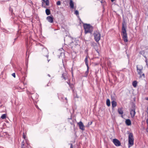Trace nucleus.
Masks as SVG:
<instances>
[{"mask_svg": "<svg viewBox=\"0 0 148 148\" xmlns=\"http://www.w3.org/2000/svg\"><path fill=\"white\" fill-rule=\"evenodd\" d=\"M121 35L123 41L125 42H127L128 39L127 34L126 33L125 26L124 23H123L122 25V34Z\"/></svg>", "mask_w": 148, "mask_h": 148, "instance_id": "f257e3e1", "label": "nucleus"}, {"mask_svg": "<svg viewBox=\"0 0 148 148\" xmlns=\"http://www.w3.org/2000/svg\"><path fill=\"white\" fill-rule=\"evenodd\" d=\"M84 27L85 34L88 33H91L93 31V27L90 24H84Z\"/></svg>", "mask_w": 148, "mask_h": 148, "instance_id": "f03ea898", "label": "nucleus"}, {"mask_svg": "<svg viewBox=\"0 0 148 148\" xmlns=\"http://www.w3.org/2000/svg\"><path fill=\"white\" fill-rule=\"evenodd\" d=\"M137 71L138 74L140 75V77H142L143 76L144 77H145V75L144 73H143L142 71L143 69V67L141 65H137L136 66Z\"/></svg>", "mask_w": 148, "mask_h": 148, "instance_id": "7ed1b4c3", "label": "nucleus"}, {"mask_svg": "<svg viewBox=\"0 0 148 148\" xmlns=\"http://www.w3.org/2000/svg\"><path fill=\"white\" fill-rule=\"evenodd\" d=\"M134 139L133 135L132 133L129 134L128 137V147H129L132 146L134 144Z\"/></svg>", "mask_w": 148, "mask_h": 148, "instance_id": "20e7f679", "label": "nucleus"}, {"mask_svg": "<svg viewBox=\"0 0 148 148\" xmlns=\"http://www.w3.org/2000/svg\"><path fill=\"white\" fill-rule=\"evenodd\" d=\"M93 36L95 41L97 42H98L100 39V33L98 31H95L94 32Z\"/></svg>", "mask_w": 148, "mask_h": 148, "instance_id": "39448f33", "label": "nucleus"}, {"mask_svg": "<svg viewBox=\"0 0 148 148\" xmlns=\"http://www.w3.org/2000/svg\"><path fill=\"white\" fill-rule=\"evenodd\" d=\"M113 142L116 146H119L121 145V143L120 141L116 139H114L113 140Z\"/></svg>", "mask_w": 148, "mask_h": 148, "instance_id": "423d86ee", "label": "nucleus"}, {"mask_svg": "<svg viewBox=\"0 0 148 148\" xmlns=\"http://www.w3.org/2000/svg\"><path fill=\"white\" fill-rule=\"evenodd\" d=\"M79 128L82 131L84 130V126L82 121H80L77 123Z\"/></svg>", "mask_w": 148, "mask_h": 148, "instance_id": "0eeeda50", "label": "nucleus"}, {"mask_svg": "<svg viewBox=\"0 0 148 148\" xmlns=\"http://www.w3.org/2000/svg\"><path fill=\"white\" fill-rule=\"evenodd\" d=\"M47 19L50 23H52L53 22V17L52 16H48Z\"/></svg>", "mask_w": 148, "mask_h": 148, "instance_id": "6e6552de", "label": "nucleus"}, {"mask_svg": "<svg viewBox=\"0 0 148 148\" xmlns=\"http://www.w3.org/2000/svg\"><path fill=\"white\" fill-rule=\"evenodd\" d=\"M136 113L135 109L132 110L130 111V114L132 117L133 118L135 116Z\"/></svg>", "mask_w": 148, "mask_h": 148, "instance_id": "1a4fd4ad", "label": "nucleus"}, {"mask_svg": "<svg viewBox=\"0 0 148 148\" xmlns=\"http://www.w3.org/2000/svg\"><path fill=\"white\" fill-rule=\"evenodd\" d=\"M111 104L112 108L115 107L117 105V103L114 100H113L111 101Z\"/></svg>", "mask_w": 148, "mask_h": 148, "instance_id": "9d476101", "label": "nucleus"}, {"mask_svg": "<svg viewBox=\"0 0 148 148\" xmlns=\"http://www.w3.org/2000/svg\"><path fill=\"white\" fill-rule=\"evenodd\" d=\"M33 94V95L31 96V97L33 100H35L36 99H38V95L36 94H35L34 95Z\"/></svg>", "mask_w": 148, "mask_h": 148, "instance_id": "9b49d317", "label": "nucleus"}, {"mask_svg": "<svg viewBox=\"0 0 148 148\" xmlns=\"http://www.w3.org/2000/svg\"><path fill=\"white\" fill-rule=\"evenodd\" d=\"M69 5L71 8H74V3L72 0H70Z\"/></svg>", "mask_w": 148, "mask_h": 148, "instance_id": "f8f14e48", "label": "nucleus"}, {"mask_svg": "<svg viewBox=\"0 0 148 148\" xmlns=\"http://www.w3.org/2000/svg\"><path fill=\"white\" fill-rule=\"evenodd\" d=\"M62 77H63L64 79L66 80V79H69V78L68 77V76L66 75V73H63L62 75Z\"/></svg>", "mask_w": 148, "mask_h": 148, "instance_id": "ddd939ff", "label": "nucleus"}, {"mask_svg": "<svg viewBox=\"0 0 148 148\" xmlns=\"http://www.w3.org/2000/svg\"><path fill=\"white\" fill-rule=\"evenodd\" d=\"M43 51L46 53V54H47V55H45V56L47 58L49 57V55H48V53L47 49L46 48H43Z\"/></svg>", "mask_w": 148, "mask_h": 148, "instance_id": "4468645a", "label": "nucleus"}, {"mask_svg": "<svg viewBox=\"0 0 148 148\" xmlns=\"http://www.w3.org/2000/svg\"><path fill=\"white\" fill-rule=\"evenodd\" d=\"M93 45H94V48L95 49V50L97 52L99 53V52L98 51V45L96 43H94L93 44Z\"/></svg>", "mask_w": 148, "mask_h": 148, "instance_id": "2eb2a0df", "label": "nucleus"}, {"mask_svg": "<svg viewBox=\"0 0 148 148\" xmlns=\"http://www.w3.org/2000/svg\"><path fill=\"white\" fill-rule=\"evenodd\" d=\"M125 123L127 125H130L131 124V122L130 119H127L125 121Z\"/></svg>", "mask_w": 148, "mask_h": 148, "instance_id": "dca6fc26", "label": "nucleus"}, {"mask_svg": "<svg viewBox=\"0 0 148 148\" xmlns=\"http://www.w3.org/2000/svg\"><path fill=\"white\" fill-rule=\"evenodd\" d=\"M118 112L119 114H122L123 113V111L121 108H119L118 109Z\"/></svg>", "mask_w": 148, "mask_h": 148, "instance_id": "f3484780", "label": "nucleus"}, {"mask_svg": "<svg viewBox=\"0 0 148 148\" xmlns=\"http://www.w3.org/2000/svg\"><path fill=\"white\" fill-rule=\"evenodd\" d=\"M106 105L108 106H109L110 105V101L109 99H108L106 100Z\"/></svg>", "mask_w": 148, "mask_h": 148, "instance_id": "a211bd4d", "label": "nucleus"}, {"mask_svg": "<svg viewBox=\"0 0 148 148\" xmlns=\"http://www.w3.org/2000/svg\"><path fill=\"white\" fill-rule=\"evenodd\" d=\"M46 14L47 15H48L50 14V12L49 9H47L45 10Z\"/></svg>", "mask_w": 148, "mask_h": 148, "instance_id": "6ab92c4d", "label": "nucleus"}, {"mask_svg": "<svg viewBox=\"0 0 148 148\" xmlns=\"http://www.w3.org/2000/svg\"><path fill=\"white\" fill-rule=\"evenodd\" d=\"M85 64L87 66H88V58L87 56L85 58Z\"/></svg>", "mask_w": 148, "mask_h": 148, "instance_id": "aec40b11", "label": "nucleus"}, {"mask_svg": "<svg viewBox=\"0 0 148 148\" xmlns=\"http://www.w3.org/2000/svg\"><path fill=\"white\" fill-rule=\"evenodd\" d=\"M137 84V82L136 81H134L132 83V85L134 87H136Z\"/></svg>", "mask_w": 148, "mask_h": 148, "instance_id": "412c9836", "label": "nucleus"}, {"mask_svg": "<svg viewBox=\"0 0 148 148\" xmlns=\"http://www.w3.org/2000/svg\"><path fill=\"white\" fill-rule=\"evenodd\" d=\"M6 115L5 114H3L1 116V118L2 119H4L6 118Z\"/></svg>", "mask_w": 148, "mask_h": 148, "instance_id": "4be33fe9", "label": "nucleus"}, {"mask_svg": "<svg viewBox=\"0 0 148 148\" xmlns=\"http://www.w3.org/2000/svg\"><path fill=\"white\" fill-rule=\"evenodd\" d=\"M45 4L47 5H49V0H46L45 2Z\"/></svg>", "mask_w": 148, "mask_h": 148, "instance_id": "5701e85b", "label": "nucleus"}, {"mask_svg": "<svg viewBox=\"0 0 148 148\" xmlns=\"http://www.w3.org/2000/svg\"><path fill=\"white\" fill-rule=\"evenodd\" d=\"M74 14H76L77 16L79 15V12L77 10H75V11Z\"/></svg>", "mask_w": 148, "mask_h": 148, "instance_id": "b1692460", "label": "nucleus"}, {"mask_svg": "<svg viewBox=\"0 0 148 148\" xmlns=\"http://www.w3.org/2000/svg\"><path fill=\"white\" fill-rule=\"evenodd\" d=\"M22 147L23 148H25V147H24V141H23L22 143L21 148H22Z\"/></svg>", "mask_w": 148, "mask_h": 148, "instance_id": "393cba45", "label": "nucleus"}, {"mask_svg": "<svg viewBox=\"0 0 148 148\" xmlns=\"http://www.w3.org/2000/svg\"><path fill=\"white\" fill-rule=\"evenodd\" d=\"M87 70L86 72V73L87 75L88 73V72L89 67L88 66H87Z\"/></svg>", "mask_w": 148, "mask_h": 148, "instance_id": "a878e982", "label": "nucleus"}, {"mask_svg": "<svg viewBox=\"0 0 148 148\" xmlns=\"http://www.w3.org/2000/svg\"><path fill=\"white\" fill-rule=\"evenodd\" d=\"M56 4L58 5H60L61 4V2L60 1H58L57 2Z\"/></svg>", "mask_w": 148, "mask_h": 148, "instance_id": "bb28decb", "label": "nucleus"}, {"mask_svg": "<svg viewBox=\"0 0 148 148\" xmlns=\"http://www.w3.org/2000/svg\"><path fill=\"white\" fill-rule=\"evenodd\" d=\"M67 83L69 85V86L71 88H72L73 85L72 84H70L69 82H67Z\"/></svg>", "mask_w": 148, "mask_h": 148, "instance_id": "cd10ccee", "label": "nucleus"}, {"mask_svg": "<svg viewBox=\"0 0 148 148\" xmlns=\"http://www.w3.org/2000/svg\"><path fill=\"white\" fill-rule=\"evenodd\" d=\"M12 76L14 77H15V73H13L12 74Z\"/></svg>", "mask_w": 148, "mask_h": 148, "instance_id": "c85d7f7f", "label": "nucleus"}, {"mask_svg": "<svg viewBox=\"0 0 148 148\" xmlns=\"http://www.w3.org/2000/svg\"><path fill=\"white\" fill-rule=\"evenodd\" d=\"M26 137L25 135V134L24 133H23V137L24 139H25Z\"/></svg>", "mask_w": 148, "mask_h": 148, "instance_id": "c756f323", "label": "nucleus"}, {"mask_svg": "<svg viewBox=\"0 0 148 148\" xmlns=\"http://www.w3.org/2000/svg\"><path fill=\"white\" fill-rule=\"evenodd\" d=\"M146 123L147 124V127H148V118L146 120Z\"/></svg>", "mask_w": 148, "mask_h": 148, "instance_id": "7c9ffc66", "label": "nucleus"}, {"mask_svg": "<svg viewBox=\"0 0 148 148\" xmlns=\"http://www.w3.org/2000/svg\"><path fill=\"white\" fill-rule=\"evenodd\" d=\"M70 148H73V146L72 144H71Z\"/></svg>", "mask_w": 148, "mask_h": 148, "instance_id": "2f4dec72", "label": "nucleus"}, {"mask_svg": "<svg viewBox=\"0 0 148 148\" xmlns=\"http://www.w3.org/2000/svg\"><path fill=\"white\" fill-rule=\"evenodd\" d=\"M92 122H90V123H88V125H91V124H92Z\"/></svg>", "mask_w": 148, "mask_h": 148, "instance_id": "473e14b6", "label": "nucleus"}, {"mask_svg": "<svg viewBox=\"0 0 148 148\" xmlns=\"http://www.w3.org/2000/svg\"><path fill=\"white\" fill-rule=\"evenodd\" d=\"M146 130L147 132L148 133V127H147L146 129Z\"/></svg>", "mask_w": 148, "mask_h": 148, "instance_id": "72a5a7b5", "label": "nucleus"}, {"mask_svg": "<svg viewBox=\"0 0 148 148\" xmlns=\"http://www.w3.org/2000/svg\"><path fill=\"white\" fill-rule=\"evenodd\" d=\"M147 113L148 114V107H147Z\"/></svg>", "mask_w": 148, "mask_h": 148, "instance_id": "f704fd0d", "label": "nucleus"}, {"mask_svg": "<svg viewBox=\"0 0 148 148\" xmlns=\"http://www.w3.org/2000/svg\"><path fill=\"white\" fill-rule=\"evenodd\" d=\"M48 76H49V77H50V75L49 74H48Z\"/></svg>", "mask_w": 148, "mask_h": 148, "instance_id": "c9c22d12", "label": "nucleus"}, {"mask_svg": "<svg viewBox=\"0 0 148 148\" xmlns=\"http://www.w3.org/2000/svg\"><path fill=\"white\" fill-rule=\"evenodd\" d=\"M111 1H112V2H113L115 0H111Z\"/></svg>", "mask_w": 148, "mask_h": 148, "instance_id": "e433bc0d", "label": "nucleus"}, {"mask_svg": "<svg viewBox=\"0 0 148 148\" xmlns=\"http://www.w3.org/2000/svg\"><path fill=\"white\" fill-rule=\"evenodd\" d=\"M65 99H66V100H67V99L66 97V98H65Z\"/></svg>", "mask_w": 148, "mask_h": 148, "instance_id": "4c0bfd02", "label": "nucleus"}, {"mask_svg": "<svg viewBox=\"0 0 148 148\" xmlns=\"http://www.w3.org/2000/svg\"><path fill=\"white\" fill-rule=\"evenodd\" d=\"M42 1L44 2H45V0H42Z\"/></svg>", "mask_w": 148, "mask_h": 148, "instance_id": "58836bf2", "label": "nucleus"}, {"mask_svg": "<svg viewBox=\"0 0 148 148\" xmlns=\"http://www.w3.org/2000/svg\"><path fill=\"white\" fill-rule=\"evenodd\" d=\"M58 97H59V98H60V96H58Z\"/></svg>", "mask_w": 148, "mask_h": 148, "instance_id": "ea45409f", "label": "nucleus"}, {"mask_svg": "<svg viewBox=\"0 0 148 148\" xmlns=\"http://www.w3.org/2000/svg\"><path fill=\"white\" fill-rule=\"evenodd\" d=\"M36 106V108H38V106Z\"/></svg>", "mask_w": 148, "mask_h": 148, "instance_id": "a19ab883", "label": "nucleus"}, {"mask_svg": "<svg viewBox=\"0 0 148 148\" xmlns=\"http://www.w3.org/2000/svg\"><path fill=\"white\" fill-rule=\"evenodd\" d=\"M61 98L62 99H63V98H62V97H61Z\"/></svg>", "mask_w": 148, "mask_h": 148, "instance_id": "79ce46f5", "label": "nucleus"}, {"mask_svg": "<svg viewBox=\"0 0 148 148\" xmlns=\"http://www.w3.org/2000/svg\"><path fill=\"white\" fill-rule=\"evenodd\" d=\"M101 3H102V1H101Z\"/></svg>", "mask_w": 148, "mask_h": 148, "instance_id": "37998d69", "label": "nucleus"}, {"mask_svg": "<svg viewBox=\"0 0 148 148\" xmlns=\"http://www.w3.org/2000/svg\"><path fill=\"white\" fill-rule=\"evenodd\" d=\"M147 100H148V98L147 99Z\"/></svg>", "mask_w": 148, "mask_h": 148, "instance_id": "c03bdc74", "label": "nucleus"}, {"mask_svg": "<svg viewBox=\"0 0 148 148\" xmlns=\"http://www.w3.org/2000/svg\"><path fill=\"white\" fill-rule=\"evenodd\" d=\"M61 49H62L63 50V49L62 48Z\"/></svg>", "mask_w": 148, "mask_h": 148, "instance_id": "a18cd8bd", "label": "nucleus"}, {"mask_svg": "<svg viewBox=\"0 0 148 148\" xmlns=\"http://www.w3.org/2000/svg\"><path fill=\"white\" fill-rule=\"evenodd\" d=\"M121 116L123 117V116L122 115Z\"/></svg>", "mask_w": 148, "mask_h": 148, "instance_id": "49530a36", "label": "nucleus"}]
</instances>
